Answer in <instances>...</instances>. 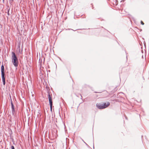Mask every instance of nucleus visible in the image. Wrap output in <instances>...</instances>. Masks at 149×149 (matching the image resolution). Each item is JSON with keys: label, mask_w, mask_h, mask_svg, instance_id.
<instances>
[{"label": "nucleus", "mask_w": 149, "mask_h": 149, "mask_svg": "<svg viewBox=\"0 0 149 149\" xmlns=\"http://www.w3.org/2000/svg\"><path fill=\"white\" fill-rule=\"evenodd\" d=\"M11 59L12 62L14 66L15 67L17 66L18 59L15 53L13 52H12Z\"/></svg>", "instance_id": "f257e3e1"}, {"label": "nucleus", "mask_w": 149, "mask_h": 149, "mask_svg": "<svg viewBox=\"0 0 149 149\" xmlns=\"http://www.w3.org/2000/svg\"><path fill=\"white\" fill-rule=\"evenodd\" d=\"M110 104V103L107 102V103H105L103 104H101L100 103L97 104V107L99 109H103L108 107Z\"/></svg>", "instance_id": "f03ea898"}, {"label": "nucleus", "mask_w": 149, "mask_h": 149, "mask_svg": "<svg viewBox=\"0 0 149 149\" xmlns=\"http://www.w3.org/2000/svg\"><path fill=\"white\" fill-rule=\"evenodd\" d=\"M4 67L3 65H2L1 67V74L3 84L4 85L5 84V79L4 77L5 74L4 72Z\"/></svg>", "instance_id": "7ed1b4c3"}, {"label": "nucleus", "mask_w": 149, "mask_h": 149, "mask_svg": "<svg viewBox=\"0 0 149 149\" xmlns=\"http://www.w3.org/2000/svg\"><path fill=\"white\" fill-rule=\"evenodd\" d=\"M48 98L50 106V109L51 110H52V97L50 96L49 93H48Z\"/></svg>", "instance_id": "20e7f679"}, {"label": "nucleus", "mask_w": 149, "mask_h": 149, "mask_svg": "<svg viewBox=\"0 0 149 149\" xmlns=\"http://www.w3.org/2000/svg\"><path fill=\"white\" fill-rule=\"evenodd\" d=\"M12 113L13 115L14 116L15 115V112L14 108L12 109Z\"/></svg>", "instance_id": "39448f33"}, {"label": "nucleus", "mask_w": 149, "mask_h": 149, "mask_svg": "<svg viewBox=\"0 0 149 149\" xmlns=\"http://www.w3.org/2000/svg\"><path fill=\"white\" fill-rule=\"evenodd\" d=\"M11 106L12 109L14 108V105H13V102H11Z\"/></svg>", "instance_id": "423d86ee"}, {"label": "nucleus", "mask_w": 149, "mask_h": 149, "mask_svg": "<svg viewBox=\"0 0 149 149\" xmlns=\"http://www.w3.org/2000/svg\"><path fill=\"white\" fill-rule=\"evenodd\" d=\"M11 149H15L14 147L13 146H12L11 147Z\"/></svg>", "instance_id": "0eeeda50"}, {"label": "nucleus", "mask_w": 149, "mask_h": 149, "mask_svg": "<svg viewBox=\"0 0 149 149\" xmlns=\"http://www.w3.org/2000/svg\"><path fill=\"white\" fill-rule=\"evenodd\" d=\"M141 24H142V25H143L144 24L143 23V22L142 21H141Z\"/></svg>", "instance_id": "6e6552de"}, {"label": "nucleus", "mask_w": 149, "mask_h": 149, "mask_svg": "<svg viewBox=\"0 0 149 149\" xmlns=\"http://www.w3.org/2000/svg\"><path fill=\"white\" fill-rule=\"evenodd\" d=\"M12 1H13V0H11Z\"/></svg>", "instance_id": "1a4fd4ad"}]
</instances>
